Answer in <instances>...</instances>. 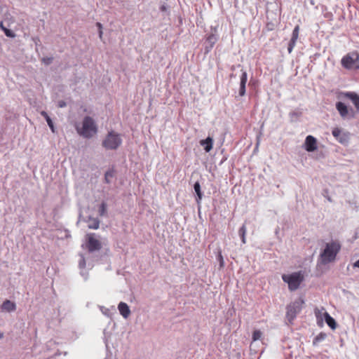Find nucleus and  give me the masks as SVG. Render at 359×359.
<instances>
[{"label": "nucleus", "mask_w": 359, "mask_h": 359, "mask_svg": "<svg viewBox=\"0 0 359 359\" xmlns=\"http://www.w3.org/2000/svg\"><path fill=\"white\" fill-rule=\"evenodd\" d=\"M342 98H347L351 101L354 108L347 106L344 102H337L335 104L336 109L341 118L344 120H351L356 117L359 113V95L355 92L341 93Z\"/></svg>", "instance_id": "f257e3e1"}, {"label": "nucleus", "mask_w": 359, "mask_h": 359, "mask_svg": "<svg viewBox=\"0 0 359 359\" xmlns=\"http://www.w3.org/2000/svg\"><path fill=\"white\" fill-rule=\"evenodd\" d=\"M340 250L341 245L338 241L327 243L320 255L322 264H327L334 262Z\"/></svg>", "instance_id": "f03ea898"}, {"label": "nucleus", "mask_w": 359, "mask_h": 359, "mask_svg": "<svg viewBox=\"0 0 359 359\" xmlns=\"http://www.w3.org/2000/svg\"><path fill=\"white\" fill-rule=\"evenodd\" d=\"M77 133L85 138H90L97 133V127L95 121L90 116H86L81 126H76Z\"/></svg>", "instance_id": "7ed1b4c3"}, {"label": "nucleus", "mask_w": 359, "mask_h": 359, "mask_svg": "<svg viewBox=\"0 0 359 359\" xmlns=\"http://www.w3.org/2000/svg\"><path fill=\"white\" fill-rule=\"evenodd\" d=\"M282 279L287 283L290 291H294L299 288L304 279V276L302 271H298L291 274H283Z\"/></svg>", "instance_id": "20e7f679"}, {"label": "nucleus", "mask_w": 359, "mask_h": 359, "mask_svg": "<svg viewBox=\"0 0 359 359\" xmlns=\"http://www.w3.org/2000/svg\"><path fill=\"white\" fill-rule=\"evenodd\" d=\"M304 304V300L302 298H299L287 306L286 319L290 324H292L297 314L302 311Z\"/></svg>", "instance_id": "39448f33"}, {"label": "nucleus", "mask_w": 359, "mask_h": 359, "mask_svg": "<svg viewBox=\"0 0 359 359\" xmlns=\"http://www.w3.org/2000/svg\"><path fill=\"white\" fill-rule=\"evenodd\" d=\"M122 143L120 135L114 131H110L107 133L103 140L102 145L107 150H116Z\"/></svg>", "instance_id": "423d86ee"}, {"label": "nucleus", "mask_w": 359, "mask_h": 359, "mask_svg": "<svg viewBox=\"0 0 359 359\" xmlns=\"http://www.w3.org/2000/svg\"><path fill=\"white\" fill-rule=\"evenodd\" d=\"M341 64L346 69H359V53L357 51H353L344 55Z\"/></svg>", "instance_id": "0eeeda50"}, {"label": "nucleus", "mask_w": 359, "mask_h": 359, "mask_svg": "<svg viewBox=\"0 0 359 359\" xmlns=\"http://www.w3.org/2000/svg\"><path fill=\"white\" fill-rule=\"evenodd\" d=\"M86 248L90 252L100 250L102 248V243L93 233H88L86 236Z\"/></svg>", "instance_id": "6e6552de"}, {"label": "nucleus", "mask_w": 359, "mask_h": 359, "mask_svg": "<svg viewBox=\"0 0 359 359\" xmlns=\"http://www.w3.org/2000/svg\"><path fill=\"white\" fill-rule=\"evenodd\" d=\"M332 134L335 139L342 144H346L349 141L350 133L348 132H343L339 128H334L332 129Z\"/></svg>", "instance_id": "1a4fd4ad"}, {"label": "nucleus", "mask_w": 359, "mask_h": 359, "mask_svg": "<svg viewBox=\"0 0 359 359\" xmlns=\"http://www.w3.org/2000/svg\"><path fill=\"white\" fill-rule=\"evenodd\" d=\"M305 149L309 152L314 151L317 149V140L312 135H308L304 142Z\"/></svg>", "instance_id": "9d476101"}, {"label": "nucleus", "mask_w": 359, "mask_h": 359, "mask_svg": "<svg viewBox=\"0 0 359 359\" xmlns=\"http://www.w3.org/2000/svg\"><path fill=\"white\" fill-rule=\"evenodd\" d=\"M299 26L297 25V26H295V27L294 28V29L292 31V37H291V39L288 44L287 50H288L289 53H292V51L293 50V49L296 45L297 41L299 38Z\"/></svg>", "instance_id": "9b49d317"}, {"label": "nucleus", "mask_w": 359, "mask_h": 359, "mask_svg": "<svg viewBox=\"0 0 359 359\" xmlns=\"http://www.w3.org/2000/svg\"><path fill=\"white\" fill-rule=\"evenodd\" d=\"M247 81H248L247 72L244 70H242V74H241V76L240 78V87H239V90H238L239 95L241 97H243L245 95V86H246Z\"/></svg>", "instance_id": "f8f14e48"}, {"label": "nucleus", "mask_w": 359, "mask_h": 359, "mask_svg": "<svg viewBox=\"0 0 359 359\" xmlns=\"http://www.w3.org/2000/svg\"><path fill=\"white\" fill-rule=\"evenodd\" d=\"M118 311H119L121 315L123 318H127L130 316V311L129 306L127 305V304H126L124 302H120L118 306Z\"/></svg>", "instance_id": "ddd939ff"}, {"label": "nucleus", "mask_w": 359, "mask_h": 359, "mask_svg": "<svg viewBox=\"0 0 359 359\" xmlns=\"http://www.w3.org/2000/svg\"><path fill=\"white\" fill-rule=\"evenodd\" d=\"M323 313H327L324 307L322 306L320 308H315L314 314L317 319L318 324H323V319H325Z\"/></svg>", "instance_id": "4468645a"}, {"label": "nucleus", "mask_w": 359, "mask_h": 359, "mask_svg": "<svg viewBox=\"0 0 359 359\" xmlns=\"http://www.w3.org/2000/svg\"><path fill=\"white\" fill-rule=\"evenodd\" d=\"M200 144L204 147V150L206 152H209L212 149L213 139L210 137H208L205 140H201Z\"/></svg>", "instance_id": "2eb2a0df"}, {"label": "nucleus", "mask_w": 359, "mask_h": 359, "mask_svg": "<svg viewBox=\"0 0 359 359\" xmlns=\"http://www.w3.org/2000/svg\"><path fill=\"white\" fill-rule=\"evenodd\" d=\"M1 308L2 311H5L7 312H11V311H14L16 309V306L14 302H12L10 300H6L2 304Z\"/></svg>", "instance_id": "dca6fc26"}, {"label": "nucleus", "mask_w": 359, "mask_h": 359, "mask_svg": "<svg viewBox=\"0 0 359 359\" xmlns=\"http://www.w3.org/2000/svg\"><path fill=\"white\" fill-rule=\"evenodd\" d=\"M323 316L327 325L333 330L335 329L337 327V323L334 319L331 317L328 313H323Z\"/></svg>", "instance_id": "f3484780"}, {"label": "nucleus", "mask_w": 359, "mask_h": 359, "mask_svg": "<svg viewBox=\"0 0 359 359\" xmlns=\"http://www.w3.org/2000/svg\"><path fill=\"white\" fill-rule=\"evenodd\" d=\"M88 226L91 229H97L100 226V221L95 218H90Z\"/></svg>", "instance_id": "a211bd4d"}, {"label": "nucleus", "mask_w": 359, "mask_h": 359, "mask_svg": "<svg viewBox=\"0 0 359 359\" xmlns=\"http://www.w3.org/2000/svg\"><path fill=\"white\" fill-rule=\"evenodd\" d=\"M326 337V334L320 332L318 334L313 341V344L317 346L321 341H323Z\"/></svg>", "instance_id": "6ab92c4d"}, {"label": "nucleus", "mask_w": 359, "mask_h": 359, "mask_svg": "<svg viewBox=\"0 0 359 359\" xmlns=\"http://www.w3.org/2000/svg\"><path fill=\"white\" fill-rule=\"evenodd\" d=\"M114 177V171L113 170L106 172L104 175V180L106 183H110L111 180Z\"/></svg>", "instance_id": "aec40b11"}, {"label": "nucleus", "mask_w": 359, "mask_h": 359, "mask_svg": "<svg viewBox=\"0 0 359 359\" xmlns=\"http://www.w3.org/2000/svg\"><path fill=\"white\" fill-rule=\"evenodd\" d=\"M245 234H246V227L245 225H243L239 229V235L241 238L243 243H246Z\"/></svg>", "instance_id": "412c9836"}, {"label": "nucleus", "mask_w": 359, "mask_h": 359, "mask_svg": "<svg viewBox=\"0 0 359 359\" xmlns=\"http://www.w3.org/2000/svg\"><path fill=\"white\" fill-rule=\"evenodd\" d=\"M194 190L197 194L198 196V201H200L202 198V194L201 191V186L199 182H196L194 186Z\"/></svg>", "instance_id": "4be33fe9"}, {"label": "nucleus", "mask_w": 359, "mask_h": 359, "mask_svg": "<svg viewBox=\"0 0 359 359\" xmlns=\"http://www.w3.org/2000/svg\"><path fill=\"white\" fill-rule=\"evenodd\" d=\"M107 213V204L103 202L102 203V204L100 205V208H99V215L100 216H104Z\"/></svg>", "instance_id": "5701e85b"}, {"label": "nucleus", "mask_w": 359, "mask_h": 359, "mask_svg": "<svg viewBox=\"0 0 359 359\" xmlns=\"http://www.w3.org/2000/svg\"><path fill=\"white\" fill-rule=\"evenodd\" d=\"M262 333L260 330H255L252 333V341H255L262 337Z\"/></svg>", "instance_id": "b1692460"}, {"label": "nucleus", "mask_w": 359, "mask_h": 359, "mask_svg": "<svg viewBox=\"0 0 359 359\" xmlns=\"http://www.w3.org/2000/svg\"><path fill=\"white\" fill-rule=\"evenodd\" d=\"M4 32L6 34V36L8 37L14 38L15 36V33L13 31L10 30L9 29H7V28L5 29Z\"/></svg>", "instance_id": "393cba45"}, {"label": "nucleus", "mask_w": 359, "mask_h": 359, "mask_svg": "<svg viewBox=\"0 0 359 359\" xmlns=\"http://www.w3.org/2000/svg\"><path fill=\"white\" fill-rule=\"evenodd\" d=\"M217 259H218V260L219 262V266H220V268L224 267V258H223V256H222L221 252H219V254L217 255Z\"/></svg>", "instance_id": "a878e982"}, {"label": "nucleus", "mask_w": 359, "mask_h": 359, "mask_svg": "<svg viewBox=\"0 0 359 359\" xmlns=\"http://www.w3.org/2000/svg\"><path fill=\"white\" fill-rule=\"evenodd\" d=\"M53 58L52 57H43L42 59V61L46 65H49L52 62Z\"/></svg>", "instance_id": "bb28decb"}, {"label": "nucleus", "mask_w": 359, "mask_h": 359, "mask_svg": "<svg viewBox=\"0 0 359 359\" xmlns=\"http://www.w3.org/2000/svg\"><path fill=\"white\" fill-rule=\"evenodd\" d=\"M41 115L45 118L46 121L47 120V118H50V116H48V114L46 111H42L41 112Z\"/></svg>", "instance_id": "cd10ccee"}, {"label": "nucleus", "mask_w": 359, "mask_h": 359, "mask_svg": "<svg viewBox=\"0 0 359 359\" xmlns=\"http://www.w3.org/2000/svg\"><path fill=\"white\" fill-rule=\"evenodd\" d=\"M46 122H47L48 126H50L51 124H53V121H52L50 118H47Z\"/></svg>", "instance_id": "c85d7f7f"}, {"label": "nucleus", "mask_w": 359, "mask_h": 359, "mask_svg": "<svg viewBox=\"0 0 359 359\" xmlns=\"http://www.w3.org/2000/svg\"><path fill=\"white\" fill-rule=\"evenodd\" d=\"M96 26L97 27L98 29H102V25L100 22H97Z\"/></svg>", "instance_id": "c756f323"}, {"label": "nucleus", "mask_w": 359, "mask_h": 359, "mask_svg": "<svg viewBox=\"0 0 359 359\" xmlns=\"http://www.w3.org/2000/svg\"><path fill=\"white\" fill-rule=\"evenodd\" d=\"M266 27L269 30H273V25L267 24Z\"/></svg>", "instance_id": "7c9ffc66"}, {"label": "nucleus", "mask_w": 359, "mask_h": 359, "mask_svg": "<svg viewBox=\"0 0 359 359\" xmlns=\"http://www.w3.org/2000/svg\"><path fill=\"white\" fill-rule=\"evenodd\" d=\"M0 28H1L3 31H4V29H6V27H4V22H1V23H0Z\"/></svg>", "instance_id": "2f4dec72"}, {"label": "nucleus", "mask_w": 359, "mask_h": 359, "mask_svg": "<svg viewBox=\"0 0 359 359\" xmlns=\"http://www.w3.org/2000/svg\"><path fill=\"white\" fill-rule=\"evenodd\" d=\"M49 127H50V130H52V132L55 133V130L54 125L51 124Z\"/></svg>", "instance_id": "473e14b6"}, {"label": "nucleus", "mask_w": 359, "mask_h": 359, "mask_svg": "<svg viewBox=\"0 0 359 359\" xmlns=\"http://www.w3.org/2000/svg\"><path fill=\"white\" fill-rule=\"evenodd\" d=\"M353 266L359 268V259L354 263Z\"/></svg>", "instance_id": "72a5a7b5"}, {"label": "nucleus", "mask_w": 359, "mask_h": 359, "mask_svg": "<svg viewBox=\"0 0 359 359\" xmlns=\"http://www.w3.org/2000/svg\"><path fill=\"white\" fill-rule=\"evenodd\" d=\"M102 35H103L102 29H100V31H99V37L100 39H102Z\"/></svg>", "instance_id": "f704fd0d"}, {"label": "nucleus", "mask_w": 359, "mask_h": 359, "mask_svg": "<svg viewBox=\"0 0 359 359\" xmlns=\"http://www.w3.org/2000/svg\"><path fill=\"white\" fill-rule=\"evenodd\" d=\"M65 105V103L64 102H60V104H59V106H60V107H64Z\"/></svg>", "instance_id": "c9c22d12"}, {"label": "nucleus", "mask_w": 359, "mask_h": 359, "mask_svg": "<svg viewBox=\"0 0 359 359\" xmlns=\"http://www.w3.org/2000/svg\"><path fill=\"white\" fill-rule=\"evenodd\" d=\"M213 38H214L213 35H211V36H210L208 38V40L211 41V39H213Z\"/></svg>", "instance_id": "e433bc0d"}, {"label": "nucleus", "mask_w": 359, "mask_h": 359, "mask_svg": "<svg viewBox=\"0 0 359 359\" xmlns=\"http://www.w3.org/2000/svg\"><path fill=\"white\" fill-rule=\"evenodd\" d=\"M4 336V334L3 333H0V339H1Z\"/></svg>", "instance_id": "4c0bfd02"}, {"label": "nucleus", "mask_w": 359, "mask_h": 359, "mask_svg": "<svg viewBox=\"0 0 359 359\" xmlns=\"http://www.w3.org/2000/svg\"><path fill=\"white\" fill-rule=\"evenodd\" d=\"M165 9V6H162L161 10L164 11Z\"/></svg>", "instance_id": "58836bf2"}]
</instances>
